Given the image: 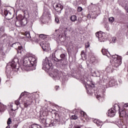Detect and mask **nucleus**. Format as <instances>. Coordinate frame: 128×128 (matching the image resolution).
<instances>
[{
	"label": "nucleus",
	"mask_w": 128,
	"mask_h": 128,
	"mask_svg": "<svg viewBox=\"0 0 128 128\" xmlns=\"http://www.w3.org/2000/svg\"><path fill=\"white\" fill-rule=\"evenodd\" d=\"M112 58L113 60L112 64L108 66L106 68V72H112L114 70L118 68L122 64V56L115 54L112 56Z\"/></svg>",
	"instance_id": "nucleus-1"
},
{
	"label": "nucleus",
	"mask_w": 128,
	"mask_h": 128,
	"mask_svg": "<svg viewBox=\"0 0 128 128\" xmlns=\"http://www.w3.org/2000/svg\"><path fill=\"white\" fill-rule=\"evenodd\" d=\"M36 58L32 56L26 57L24 60L23 65L21 66L22 70H26L28 68L36 66Z\"/></svg>",
	"instance_id": "nucleus-2"
},
{
	"label": "nucleus",
	"mask_w": 128,
	"mask_h": 128,
	"mask_svg": "<svg viewBox=\"0 0 128 128\" xmlns=\"http://www.w3.org/2000/svg\"><path fill=\"white\" fill-rule=\"evenodd\" d=\"M12 24H15L17 28H22L24 26L28 24V18L20 15L16 16V20H12L10 22Z\"/></svg>",
	"instance_id": "nucleus-3"
},
{
	"label": "nucleus",
	"mask_w": 128,
	"mask_h": 128,
	"mask_svg": "<svg viewBox=\"0 0 128 128\" xmlns=\"http://www.w3.org/2000/svg\"><path fill=\"white\" fill-rule=\"evenodd\" d=\"M126 108H128V103H126L124 104L123 110L120 112V116L123 118V120H128V114L126 113Z\"/></svg>",
	"instance_id": "nucleus-4"
},
{
	"label": "nucleus",
	"mask_w": 128,
	"mask_h": 128,
	"mask_svg": "<svg viewBox=\"0 0 128 128\" xmlns=\"http://www.w3.org/2000/svg\"><path fill=\"white\" fill-rule=\"evenodd\" d=\"M52 64L50 63V60L48 58H46L44 60L42 61V70H50V68H52Z\"/></svg>",
	"instance_id": "nucleus-5"
},
{
	"label": "nucleus",
	"mask_w": 128,
	"mask_h": 128,
	"mask_svg": "<svg viewBox=\"0 0 128 128\" xmlns=\"http://www.w3.org/2000/svg\"><path fill=\"white\" fill-rule=\"evenodd\" d=\"M9 65L12 68H16L17 70H18L20 66L18 59L16 58H14L12 60L11 62H10Z\"/></svg>",
	"instance_id": "nucleus-6"
},
{
	"label": "nucleus",
	"mask_w": 128,
	"mask_h": 128,
	"mask_svg": "<svg viewBox=\"0 0 128 128\" xmlns=\"http://www.w3.org/2000/svg\"><path fill=\"white\" fill-rule=\"evenodd\" d=\"M62 72L58 70V69H55L52 72V77L54 78V80H60L62 76Z\"/></svg>",
	"instance_id": "nucleus-7"
},
{
	"label": "nucleus",
	"mask_w": 128,
	"mask_h": 128,
	"mask_svg": "<svg viewBox=\"0 0 128 128\" xmlns=\"http://www.w3.org/2000/svg\"><path fill=\"white\" fill-rule=\"evenodd\" d=\"M96 36L98 38V40L100 42H104L106 40V33L102 32V31L100 32H97L96 34Z\"/></svg>",
	"instance_id": "nucleus-8"
},
{
	"label": "nucleus",
	"mask_w": 128,
	"mask_h": 128,
	"mask_svg": "<svg viewBox=\"0 0 128 128\" xmlns=\"http://www.w3.org/2000/svg\"><path fill=\"white\" fill-rule=\"evenodd\" d=\"M40 46L44 52H48L50 50V44L46 40L42 41L40 42Z\"/></svg>",
	"instance_id": "nucleus-9"
},
{
	"label": "nucleus",
	"mask_w": 128,
	"mask_h": 128,
	"mask_svg": "<svg viewBox=\"0 0 128 128\" xmlns=\"http://www.w3.org/2000/svg\"><path fill=\"white\" fill-rule=\"evenodd\" d=\"M19 44H20V42H15L12 44V46L16 48V50H17L18 54H22V46H19Z\"/></svg>",
	"instance_id": "nucleus-10"
},
{
	"label": "nucleus",
	"mask_w": 128,
	"mask_h": 128,
	"mask_svg": "<svg viewBox=\"0 0 128 128\" xmlns=\"http://www.w3.org/2000/svg\"><path fill=\"white\" fill-rule=\"evenodd\" d=\"M108 116H110L111 118H114L116 116V111L114 110L112 108L109 110L108 112Z\"/></svg>",
	"instance_id": "nucleus-11"
},
{
	"label": "nucleus",
	"mask_w": 128,
	"mask_h": 128,
	"mask_svg": "<svg viewBox=\"0 0 128 128\" xmlns=\"http://www.w3.org/2000/svg\"><path fill=\"white\" fill-rule=\"evenodd\" d=\"M4 27H0V38H4Z\"/></svg>",
	"instance_id": "nucleus-12"
},
{
	"label": "nucleus",
	"mask_w": 128,
	"mask_h": 128,
	"mask_svg": "<svg viewBox=\"0 0 128 128\" xmlns=\"http://www.w3.org/2000/svg\"><path fill=\"white\" fill-rule=\"evenodd\" d=\"M4 14L5 16V18H6V20H10V18H8V16H10V12L8 14V12L6 10H5L4 11Z\"/></svg>",
	"instance_id": "nucleus-13"
},
{
	"label": "nucleus",
	"mask_w": 128,
	"mask_h": 128,
	"mask_svg": "<svg viewBox=\"0 0 128 128\" xmlns=\"http://www.w3.org/2000/svg\"><path fill=\"white\" fill-rule=\"evenodd\" d=\"M102 54H104V56H106L108 58V54L110 56V52H108V51L106 49H102Z\"/></svg>",
	"instance_id": "nucleus-14"
},
{
	"label": "nucleus",
	"mask_w": 128,
	"mask_h": 128,
	"mask_svg": "<svg viewBox=\"0 0 128 128\" xmlns=\"http://www.w3.org/2000/svg\"><path fill=\"white\" fill-rule=\"evenodd\" d=\"M70 20L71 22H74L78 20V17H76V15H73L70 17Z\"/></svg>",
	"instance_id": "nucleus-15"
},
{
	"label": "nucleus",
	"mask_w": 128,
	"mask_h": 128,
	"mask_svg": "<svg viewBox=\"0 0 128 128\" xmlns=\"http://www.w3.org/2000/svg\"><path fill=\"white\" fill-rule=\"evenodd\" d=\"M116 81L114 80H110L109 82V86H114L116 85Z\"/></svg>",
	"instance_id": "nucleus-16"
},
{
	"label": "nucleus",
	"mask_w": 128,
	"mask_h": 128,
	"mask_svg": "<svg viewBox=\"0 0 128 128\" xmlns=\"http://www.w3.org/2000/svg\"><path fill=\"white\" fill-rule=\"evenodd\" d=\"M26 115V112L24 110V108H21V112L20 114V116L21 118H24Z\"/></svg>",
	"instance_id": "nucleus-17"
},
{
	"label": "nucleus",
	"mask_w": 128,
	"mask_h": 128,
	"mask_svg": "<svg viewBox=\"0 0 128 128\" xmlns=\"http://www.w3.org/2000/svg\"><path fill=\"white\" fill-rule=\"evenodd\" d=\"M6 108V107L4 105L0 104V112H4Z\"/></svg>",
	"instance_id": "nucleus-18"
},
{
	"label": "nucleus",
	"mask_w": 128,
	"mask_h": 128,
	"mask_svg": "<svg viewBox=\"0 0 128 128\" xmlns=\"http://www.w3.org/2000/svg\"><path fill=\"white\" fill-rule=\"evenodd\" d=\"M113 110H114L115 112H116L118 110H120V106L118 104H115L114 105V108H112Z\"/></svg>",
	"instance_id": "nucleus-19"
},
{
	"label": "nucleus",
	"mask_w": 128,
	"mask_h": 128,
	"mask_svg": "<svg viewBox=\"0 0 128 128\" xmlns=\"http://www.w3.org/2000/svg\"><path fill=\"white\" fill-rule=\"evenodd\" d=\"M82 19L81 18H78L77 20V22L75 24L76 26H80V24H82Z\"/></svg>",
	"instance_id": "nucleus-20"
},
{
	"label": "nucleus",
	"mask_w": 128,
	"mask_h": 128,
	"mask_svg": "<svg viewBox=\"0 0 128 128\" xmlns=\"http://www.w3.org/2000/svg\"><path fill=\"white\" fill-rule=\"evenodd\" d=\"M40 38H38V35L35 36V37L33 38V40H34V42H38H38H40Z\"/></svg>",
	"instance_id": "nucleus-21"
},
{
	"label": "nucleus",
	"mask_w": 128,
	"mask_h": 128,
	"mask_svg": "<svg viewBox=\"0 0 128 128\" xmlns=\"http://www.w3.org/2000/svg\"><path fill=\"white\" fill-rule=\"evenodd\" d=\"M55 10H58V8H62V5L60 4H56V6H55V7H54Z\"/></svg>",
	"instance_id": "nucleus-22"
},
{
	"label": "nucleus",
	"mask_w": 128,
	"mask_h": 128,
	"mask_svg": "<svg viewBox=\"0 0 128 128\" xmlns=\"http://www.w3.org/2000/svg\"><path fill=\"white\" fill-rule=\"evenodd\" d=\"M104 124V122L100 120H98V121L97 122V124L96 125L98 126H102Z\"/></svg>",
	"instance_id": "nucleus-23"
},
{
	"label": "nucleus",
	"mask_w": 128,
	"mask_h": 128,
	"mask_svg": "<svg viewBox=\"0 0 128 128\" xmlns=\"http://www.w3.org/2000/svg\"><path fill=\"white\" fill-rule=\"evenodd\" d=\"M43 123L45 124H48V126H50V122H48V120L44 119Z\"/></svg>",
	"instance_id": "nucleus-24"
},
{
	"label": "nucleus",
	"mask_w": 128,
	"mask_h": 128,
	"mask_svg": "<svg viewBox=\"0 0 128 128\" xmlns=\"http://www.w3.org/2000/svg\"><path fill=\"white\" fill-rule=\"evenodd\" d=\"M34 126H36L37 128H40V125H38V124H34L31 126L30 127V128H33Z\"/></svg>",
	"instance_id": "nucleus-25"
},
{
	"label": "nucleus",
	"mask_w": 128,
	"mask_h": 128,
	"mask_svg": "<svg viewBox=\"0 0 128 128\" xmlns=\"http://www.w3.org/2000/svg\"><path fill=\"white\" fill-rule=\"evenodd\" d=\"M78 117L76 114L72 115L71 116V120H78Z\"/></svg>",
	"instance_id": "nucleus-26"
},
{
	"label": "nucleus",
	"mask_w": 128,
	"mask_h": 128,
	"mask_svg": "<svg viewBox=\"0 0 128 128\" xmlns=\"http://www.w3.org/2000/svg\"><path fill=\"white\" fill-rule=\"evenodd\" d=\"M20 98H19L18 100H16L15 104L16 106H18V104H20Z\"/></svg>",
	"instance_id": "nucleus-27"
},
{
	"label": "nucleus",
	"mask_w": 128,
	"mask_h": 128,
	"mask_svg": "<svg viewBox=\"0 0 128 128\" xmlns=\"http://www.w3.org/2000/svg\"><path fill=\"white\" fill-rule=\"evenodd\" d=\"M64 30H64V34L66 36V32H68V30H69V32H70V30H68V27L65 28Z\"/></svg>",
	"instance_id": "nucleus-28"
},
{
	"label": "nucleus",
	"mask_w": 128,
	"mask_h": 128,
	"mask_svg": "<svg viewBox=\"0 0 128 128\" xmlns=\"http://www.w3.org/2000/svg\"><path fill=\"white\" fill-rule=\"evenodd\" d=\"M38 37L39 39L42 38L43 40L44 38H46V36H44V34H41L40 36L38 35Z\"/></svg>",
	"instance_id": "nucleus-29"
},
{
	"label": "nucleus",
	"mask_w": 128,
	"mask_h": 128,
	"mask_svg": "<svg viewBox=\"0 0 128 128\" xmlns=\"http://www.w3.org/2000/svg\"><path fill=\"white\" fill-rule=\"evenodd\" d=\"M25 36H26V38H30V32H26Z\"/></svg>",
	"instance_id": "nucleus-30"
},
{
	"label": "nucleus",
	"mask_w": 128,
	"mask_h": 128,
	"mask_svg": "<svg viewBox=\"0 0 128 128\" xmlns=\"http://www.w3.org/2000/svg\"><path fill=\"white\" fill-rule=\"evenodd\" d=\"M109 22H114V18L113 17H110L109 18Z\"/></svg>",
	"instance_id": "nucleus-31"
},
{
	"label": "nucleus",
	"mask_w": 128,
	"mask_h": 128,
	"mask_svg": "<svg viewBox=\"0 0 128 128\" xmlns=\"http://www.w3.org/2000/svg\"><path fill=\"white\" fill-rule=\"evenodd\" d=\"M80 114L81 116H82L83 118L84 117L86 116V112H84L80 111Z\"/></svg>",
	"instance_id": "nucleus-32"
},
{
	"label": "nucleus",
	"mask_w": 128,
	"mask_h": 128,
	"mask_svg": "<svg viewBox=\"0 0 128 128\" xmlns=\"http://www.w3.org/2000/svg\"><path fill=\"white\" fill-rule=\"evenodd\" d=\"M51 124H52V126H56V120H52Z\"/></svg>",
	"instance_id": "nucleus-33"
},
{
	"label": "nucleus",
	"mask_w": 128,
	"mask_h": 128,
	"mask_svg": "<svg viewBox=\"0 0 128 128\" xmlns=\"http://www.w3.org/2000/svg\"><path fill=\"white\" fill-rule=\"evenodd\" d=\"M10 19H6L8 20H12V18H14V15L12 16V14L10 13V16H8Z\"/></svg>",
	"instance_id": "nucleus-34"
},
{
	"label": "nucleus",
	"mask_w": 128,
	"mask_h": 128,
	"mask_svg": "<svg viewBox=\"0 0 128 128\" xmlns=\"http://www.w3.org/2000/svg\"><path fill=\"white\" fill-rule=\"evenodd\" d=\"M60 58H64H64H66V54H62L60 55Z\"/></svg>",
	"instance_id": "nucleus-35"
},
{
	"label": "nucleus",
	"mask_w": 128,
	"mask_h": 128,
	"mask_svg": "<svg viewBox=\"0 0 128 128\" xmlns=\"http://www.w3.org/2000/svg\"><path fill=\"white\" fill-rule=\"evenodd\" d=\"M82 8L80 7V6H79L78 7V11L80 12H82Z\"/></svg>",
	"instance_id": "nucleus-36"
},
{
	"label": "nucleus",
	"mask_w": 128,
	"mask_h": 128,
	"mask_svg": "<svg viewBox=\"0 0 128 128\" xmlns=\"http://www.w3.org/2000/svg\"><path fill=\"white\" fill-rule=\"evenodd\" d=\"M86 48H90V42H87L86 44Z\"/></svg>",
	"instance_id": "nucleus-37"
},
{
	"label": "nucleus",
	"mask_w": 128,
	"mask_h": 128,
	"mask_svg": "<svg viewBox=\"0 0 128 128\" xmlns=\"http://www.w3.org/2000/svg\"><path fill=\"white\" fill-rule=\"evenodd\" d=\"M10 122H12V119H10V118H9L8 121V125L10 124Z\"/></svg>",
	"instance_id": "nucleus-38"
},
{
	"label": "nucleus",
	"mask_w": 128,
	"mask_h": 128,
	"mask_svg": "<svg viewBox=\"0 0 128 128\" xmlns=\"http://www.w3.org/2000/svg\"><path fill=\"white\" fill-rule=\"evenodd\" d=\"M58 11H60V10H62L63 8H64V6H62V7H58Z\"/></svg>",
	"instance_id": "nucleus-39"
},
{
	"label": "nucleus",
	"mask_w": 128,
	"mask_h": 128,
	"mask_svg": "<svg viewBox=\"0 0 128 128\" xmlns=\"http://www.w3.org/2000/svg\"><path fill=\"white\" fill-rule=\"evenodd\" d=\"M116 38H112V42L114 44H116Z\"/></svg>",
	"instance_id": "nucleus-40"
},
{
	"label": "nucleus",
	"mask_w": 128,
	"mask_h": 128,
	"mask_svg": "<svg viewBox=\"0 0 128 128\" xmlns=\"http://www.w3.org/2000/svg\"><path fill=\"white\" fill-rule=\"evenodd\" d=\"M82 58H86V54H83L81 55Z\"/></svg>",
	"instance_id": "nucleus-41"
},
{
	"label": "nucleus",
	"mask_w": 128,
	"mask_h": 128,
	"mask_svg": "<svg viewBox=\"0 0 128 128\" xmlns=\"http://www.w3.org/2000/svg\"><path fill=\"white\" fill-rule=\"evenodd\" d=\"M24 96V92H22V93L20 95V96L19 97L20 98H22V96Z\"/></svg>",
	"instance_id": "nucleus-42"
},
{
	"label": "nucleus",
	"mask_w": 128,
	"mask_h": 128,
	"mask_svg": "<svg viewBox=\"0 0 128 128\" xmlns=\"http://www.w3.org/2000/svg\"><path fill=\"white\" fill-rule=\"evenodd\" d=\"M98 120L95 119L94 120V124H98Z\"/></svg>",
	"instance_id": "nucleus-43"
},
{
	"label": "nucleus",
	"mask_w": 128,
	"mask_h": 128,
	"mask_svg": "<svg viewBox=\"0 0 128 128\" xmlns=\"http://www.w3.org/2000/svg\"><path fill=\"white\" fill-rule=\"evenodd\" d=\"M86 53H84V50H82L81 52V56H82V54H84Z\"/></svg>",
	"instance_id": "nucleus-44"
},
{
	"label": "nucleus",
	"mask_w": 128,
	"mask_h": 128,
	"mask_svg": "<svg viewBox=\"0 0 128 128\" xmlns=\"http://www.w3.org/2000/svg\"><path fill=\"white\" fill-rule=\"evenodd\" d=\"M24 108H28V103H24Z\"/></svg>",
	"instance_id": "nucleus-45"
},
{
	"label": "nucleus",
	"mask_w": 128,
	"mask_h": 128,
	"mask_svg": "<svg viewBox=\"0 0 128 128\" xmlns=\"http://www.w3.org/2000/svg\"><path fill=\"white\" fill-rule=\"evenodd\" d=\"M55 21L57 22V24H58V22H60L58 19H56V18H55Z\"/></svg>",
	"instance_id": "nucleus-46"
},
{
	"label": "nucleus",
	"mask_w": 128,
	"mask_h": 128,
	"mask_svg": "<svg viewBox=\"0 0 128 128\" xmlns=\"http://www.w3.org/2000/svg\"><path fill=\"white\" fill-rule=\"evenodd\" d=\"M58 88H60V86H56L55 87L56 90H58Z\"/></svg>",
	"instance_id": "nucleus-47"
},
{
	"label": "nucleus",
	"mask_w": 128,
	"mask_h": 128,
	"mask_svg": "<svg viewBox=\"0 0 128 128\" xmlns=\"http://www.w3.org/2000/svg\"><path fill=\"white\" fill-rule=\"evenodd\" d=\"M88 18H92V16H90V14H88Z\"/></svg>",
	"instance_id": "nucleus-48"
},
{
	"label": "nucleus",
	"mask_w": 128,
	"mask_h": 128,
	"mask_svg": "<svg viewBox=\"0 0 128 128\" xmlns=\"http://www.w3.org/2000/svg\"><path fill=\"white\" fill-rule=\"evenodd\" d=\"M18 124H15V125H14V128H18Z\"/></svg>",
	"instance_id": "nucleus-49"
},
{
	"label": "nucleus",
	"mask_w": 128,
	"mask_h": 128,
	"mask_svg": "<svg viewBox=\"0 0 128 128\" xmlns=\"http://www.w3.org/2000/svg\"><path fill=\"white\" fill-rule=\"evenodd\" d=\"M86 80L87 82H88V79H85L84 80V81L85 82H86Z\"/></svg>",
	"instance_id": "nucleus-50"
},
{
	"label": "nucleus",
	"mask_w": 128,
	"mask_h": 128,
	"mask_svg": "<svg viewBox=\"0 0 128 128\" xmlns=\"http://www.w3.org/2000/svg\"><path fill=\"white\" fill-rule=\"evenodd\" d=\"M106 28H107L108 30V26H107Z\"/></svg>",
	"instance_id": "nucleus-51"
},
{
	"label": "nucleus",
	"mask_w": 128,
	"mask_h": 128,
	"mask_svg": "<svg viewBox=\"0 0 128 128\" xmlns=\"http://www.w3.org/2000/svg\"><path fill=\"white\" fill-rule=\"evenodd\" d=\"M96 98H97L98 100H100V97L97 96Z\"/></svg>",
	"instance_id": "nucleus-52"
},
{
	"label": "nucleus",
	"mask_w": 128,
	"mask_h": 128,
	"mask_svg": "<svg viewBox=\"0 0 128 128\" xmlns=\"http://www.w3.org/2000/svg\"><path fill=\"white\" fill-rule=\"evenodd\" d=\"M94 72L95 74H96V72Z\"/></svg>",
	"instance_id": "nucleus-53"
},
{
	"label": "nucleus",
	"mask_w": 128,
	"mask_h": 128,
	"mask_svg": "<svg viewBox=\"0 0 128 128\" xmlns=\"http://www.w3.org/2000/svg\"><path fill=\"white\" fill-rule=\"evenodd\" d=\"M12 110H14V111H15L16 110H14L13 109H12Z\"/></svg>",
	"instance_id": "nucleus-54"
},
{
	"label": "nucleus",
	"mask_w": 128,
	"mask_h": 128,
	"mask_svg": "<svg viewBox=\"0 0 128 128\" xmlns=\"http://www.w3.org/2000/svg\"><path fill=\"white\" fill-rule=\"evenodd\" d=\"M58 30H56V32Z\"/></svg>",
	"instance_id": "nucleus-55"
}]
</instances>
